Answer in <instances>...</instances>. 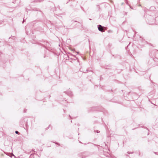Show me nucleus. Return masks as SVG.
I'll return each instance as SVG.
<instances>
[{
	"mask_svg": "<svg viewBox=\"0 0 158 158\" xmlns=\"http://www.w3.org/2000/svg\"><path fill=\"white\" fill-rule=\"evenodd\" d=\"M15 133L16 134H19V132L18 131H16L15 132Z\"/></svg>",
	"mask_w": 158,
	"mask_h": 158,
	"instance_id": "2",
	"label": "nucleus"
},
{
	"mask_svg": "<svg viewBox=\"0 0 158 158\" xmlns=\"http://www.w3.org/2000/svg\"><path fill=\"white\" fill-rule=\"evenodd\" d=\"M103 27H103L102 26L100 25H99L98 26V29L100 31H102V32L104 31V30H103Z\"/></svg>",
	"mask_w": 158,
	"mask_h": 158,
	"instance_id": "1",
	"label": "nucleus"
}]
</instances>
